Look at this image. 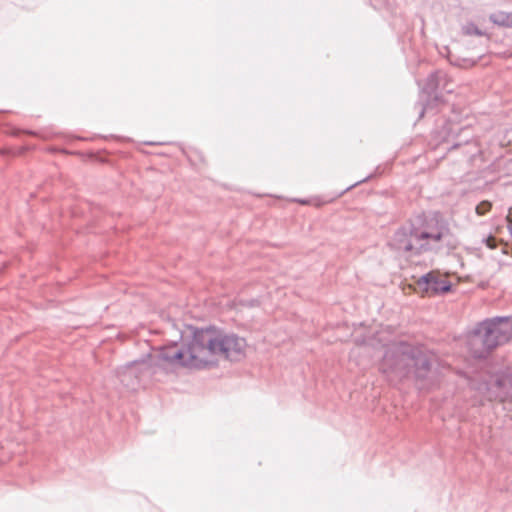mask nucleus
<instances>
[{"label": "nucleus", "mask_w": 512, "mask_h": 512, "mask_svg": "<svg viewBox=\"0 0 512 512\" xmlns=\"http://www.w3.org/2000/svg\"><path fill=\"white\" fill-rule=\"evenodd\" d=\"M248 347L244 337L210 326L196 329L181 346L161 348L158 358L172 367L203 369L217 365L219 358L238 361L246 356Z\"/></svg>", "instance_id": "nucleus-1"}, {"label": "nucleus", "mask_w": 512, "mask_h": 512, "mask_svg": "<svg viewBox=\"0 0 512 512\" xmlns=\"http://www.w3.org/2000/svg\"><path fill=\"white\" fill-rule=\"evenodd\" d=\"M447 233L448 229L439 214L418 216L395 233L394 244L399 250L419 255L440 243Z\"/></svg>", "instance_id": "nucleus-2"}, {"label": "nucleus", "mask_w": 512, "mask_h": 512, "mask_svg": "<svg viewBox=\"0 0 512 512\" xmlns=\"http://www.w3.org/2000/svg\"><path fill=\"white\" fill-rule=\"evenodd\" d=\"M512 338V319L498 318L481 323L470 335L469 344L477 357Z\"/></svg>", "instance_id": "nucleus-3"}, {"label": "nucleus", "mask_w": 512, "mask_h": 512, "mask_svg": "<svg viewBox=\"0 0 512 512\" xmlns=\"http://www.w3.org/2000/svg\"><path fill=\"white\" fill-rule=\"evenodd\" d=\"M386 360L394 362L396 369L406 370L408 374L422 376L429 368V360L423 350L407 344H401L386 355Z\"/></svg>", "instance_id": "nucleus-4"}, {"label": "nucleus", "mask_w": 512, "mask_h": 512, "mask_svg": "<svg viewBox=\"0 0 512 512\" xmlns=\"http://www.w3.org/2000/svg\"><path fill=\"white\" fill-rule=\"evenodd\" d=\"M451 289L449 277L438 271H432L418 279L413 285L403 288L406 295L417 293L421 297H431L437 294L446 293Z\"/></svg>", "instance_id": "nucleus-5"}, {"label": "nucleus", "mask_w": 512, "mask_h": 512, "mask_svg": "<svg viewBox=\"0 0 512 512\" xmlns=\"http://www.w3.org/2000/svg\"><path fill=\"white\" fill-rule=\"evenodd\" d=\"M495 386L499 390L495 397L500 401H505L512 397V368H509L507 372L497 380Z\"/></svg>", "instance_id": "nucleus-6"}, {"label": "nucleus", "mask_w": 512, "mask_h": 512, "mask_svg": "<svg viewBox=\"0 0 512 512\" xmlns=\"http://www.w3.org/2000/svg\"><path fill=\"white\" fill-rule=\"evenodd\" d=\"M492 209V203L488 200L481 201L475 209V212L479 216L487 214Z\"/></svg>", "instance_id": "nucleus-7"}, {"label": "nucleus", "mask_w": 512, "mask_h": 512, "mask_svg": "<svg viewBox=\"0 0 512 512\" xmlns=\"http://www.w3.org/2000/svg\"><path fill=\"white\" fill-rule=\"evenodd\" d=\"M485 245L490 249H495L498 245V240L495 236L489 235L484 239Z\"/></svg>", "instance_id": "nucleus-8"}, {"label": "nucleus", "mask_w": 512, "mask_h": 512, "mask_svg": "<svg viewBox=\"0 0 512 512\" xmlns=\"http://www.w3.org/2000/svg\"><path fill=\"white\" fill-rule=\"evenodd\" d=\"M502 17L501 24L506 26H512V14H502L500 15Z\"/></svg>", "instance_id": "nucleus-9"}, {"label": "nucleus", "mask_w": 512, "mask_h": 512, "mask_svg": "<svg viewBox=\"0 0 512 512\" xmlns=\"http://www.w3.org/2000/svg\"><path fill=\"white\" fill-rule=\"evenodd\" d=\"M298 202L302 205H315V206H320L321 203H318V202H315V201H311V200H298Z\"/></svg>", "instance_id": "nucleus-10"}, {"label": "nucleus", "mask_w": 512, "mask_h": 512, "mask_svg": "<svg viewBox=\"0 0 512 512\" xmlns=\"http://www.w3.org/2000/svg\"><path fill=\"white\" fill-rule=\"evenodd\" d=\"M506 220L509 224L508 226H512V208L509 209Z\"/></svg>", "instance_id": "nucleus-11"}]
</instances>
